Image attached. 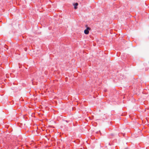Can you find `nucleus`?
Returning <instances> with one entry per match:
<instances>
[{
  "label": "nucleus",
  "mask_w": 149,
  "mask_h": 149,
  "mask_svg": "<svg viewBox=\"0 0 149 149\" xmlns=\"http://www.w3.org/2000/svg\"><path fill=\"white\" fill-rule=\"evenodd\" d=\"M78 5V4L77 3H76L75 4H74V8L75 9H76L77 8V6Z\"/></svg>",
  "instance_id": "nucleus-2"
},
{
  "label": "nucleus",
  "mask_w": 149,
  "mask_h": 149,
  "mask_svg": "<svg viewBox=\"0 0 149 149\" xmlns=\"http://www.w3.org/2000/svg\"><path fill=\"white\" fill-rule=\"evenodd\" d=\"M91 28L90 27H88L86 29L84 30V33L86 34H88L89 32V30H90Z\"/></svg>",
  "instance_id": "nucleus-1"
}]
</instances>
